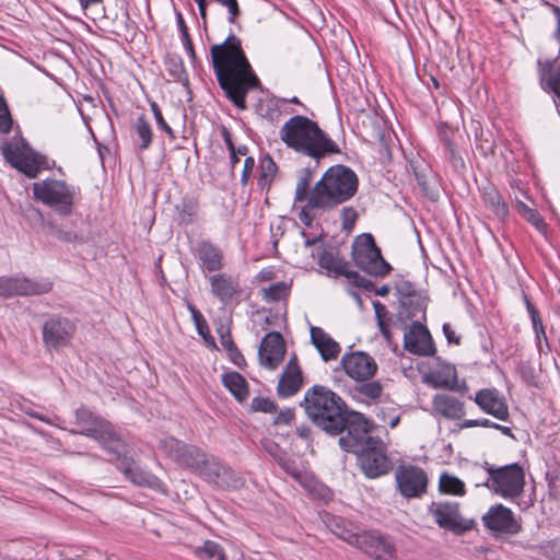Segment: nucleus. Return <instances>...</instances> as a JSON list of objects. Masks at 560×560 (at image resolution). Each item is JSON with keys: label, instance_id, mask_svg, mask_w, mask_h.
Instances as JSON below:
<instances>
[{"label": "nucleus", "instance_id": "f257e3e1", "mask_svg": "<svg viewBox=\"0 0 560 560\" xmlns=\"http://www.w3.org/2000/svg\"><path fill=\"white\" fill-rule=\"evenodd\" d=\"M311 182V171L303 168L294 191L293 205L300 207L298 217L306 226H311L320 213L351 199L359 185L357 174L343 165L329 167L313 187Z\"/></svg>", "mask_w": 560, "mask_h": 560}, {"label": "nucleus", "instance_id": "f03ea898", "mask_svg": "<svg viewBox=\"0 0 560 560\" xmlns=\"http://www.w3.org/2000/svg\"><path fill=\"white\" fill-rule=\"evenodd\" d=\"M210 52L221 89L236 107L244 109L246 94L259 81L242 49L241 40L231 34L222 44L211 46Z\"/></svg>", "mask_w": 560, "mask_h": 560}, {"label": "nucleus", "instance_id": "7ed1b4c3", "mask_svg": "<svg viewBox=\"0 0 560 560\" xmlns=\"http://www.w3.org/2000/svg\"><path fill=\"white\" fill-rule=\"evenodd\" d=\"M303 405L308 418L323 431L337 435L345 430L347 407L331 389L313 386L305 393Z\"/></svg>", "mask_w": 560, "mask_h": 560}, {"label": "nucleus", "instance_id": "20e7f679", "mask_svg": "<svg viewBox=\"0 0 560 560\" xmlns=\"http://www.w3.org/2000/svg\"><path fill=\"white\" fill-rule=\"evenodd\" d=\"M77 430H69L72 434H81L95 440L107 453L119 457L126 454L127 444L114 431L110 423L95 416L91 410L81 407L75 410Z\"/></svg>", "mask_w": 560, "mask_h": 560}, {"label": "nucleus", "instance_id": "39448f33", "mask_svg": "<svg viewBox=\"0 0 560 560\" xmlns=\"http://www.w3.org/2000/svg\"><path fill=\"white\" fill-rule=\"evenodd\" d=\"M487 478L476 486H485L505 500L518 499L525 487V471L518 464L495 466L486 463Z\"/></svg>", "mask_w": 560, "mask_h": 560}, {"label": "nucleus", "instance_id": "423d86ee", "mask_svg": "<svg viewBox=\"0 0 560 560\" xmlns=\"http://www.w3.org/2000/svg\"><path fill=\"white\" fill-rule=\"evenodd\" d=\"M0 151L13 168L28 178H35L43 170L55 166V161L34 151L28 142H2Z\"/></svg>", "mask_w": 560, "mask_h": 560}, {"label": "nucleus", "instance_id": "0eeeda50", "mask_svg": "<svg viewBox=\"0 0 560 560\" xmlns=\"http://www.w3.org/2000/svg\"><path fill=\"white\" fill-rule=\"evenodd\" d=\"M34 198L61 215L72 212L75 190L65 180L47 178L32 185Z\"/></svg>", "mask_w": 560, "mask_h": 560}, {"label": "nucleus", "instance_id": "6e6552de", "mask_svg": "<svg viewBox=\"0 0 560 560\" xmlns=\"http://www.w3.org/2000/svg\"><path fill=\"white\" fill-rule=\"evenodd\" d=\"M352 258L361 270L373 276L383 277L390 270L389 264L383 259L381 250L370 234H363L354 241Z\"/></svg>", "mask_w": 560, "mask_h": 560}, {"label": "nucleus", "instance_id": "1a4fd4ad", "mask_svg": "<svg viewBox=\"0 0 560 560\" xmlns=\"http://www.w3.org/2000/svg\"><path fill=\"white\" fill-rule=\"evenodd\" d=\"M343 540L357 546L375 560H396V547L387 536L376 533L352 534L349 532L337 533Z\"/></svg>", "mask_w": 560, "mask_h": 560}, {"label": "nucleus", "instance_id": "9d476101", "mask_svg": "<svg viewBox=\"0 0 560 560\" xmlns=\"http://www.w3.org/2000/svg\"><path fill=\"white\" fill-rule=\"evenodd\" d=\"M429 513L433 516L439 527L447 529L456 535L464 534L476 526L472 518H465L456 502L439 501L429 505Z\"/></svg>", "mask_w": 560, "mask_h": 560}, {"label": "nucleus", "instance_id": "9b49d317", "mask_svg": "<svg viewBox=\"0 0 560 560\" xmlns=\"http://www.w3.org/2000/svg\"><path fill=\"white\" fill-rule=\"evenodd\" d=\"M159 447L168 457L180 465L186 466L196 474L200 470L209 455L205 454L195 445L185 444L174 438H166L160 441Z\"/></svg>", "mask_w": 560, "mask_h": 560}, {"label": "nucleus", "instance_id": "f8f14e48", "mask_svg": "<svg viewBox=\"0 0 560 560\" xmlns=\"http://www.w3.org/2000/svg\"><path fill=\"white\" fill-rule=\"evenodd\" d=\"M358 460L362 471L369 478H377L387 474L392 468V462L386 455L382 441L370 442L358 454Z\"/></svg>", "mask_w": 560, "mask_h": 560}, {"label": "nucleus", "instance_id": "ddd939ff", "mask_svg": "<svg viewBox=\"0 0 560 560\" xmlns=\"http://www.w3.org/2000/svg\"><path fill=\"white\" fill-rule=\"evenodd\" d=\"M395 479L399 493L404 498H420L427 492L428 476L419 467L401 466L396 470Z\"/></svg>", "mask_w": 560, "mask_h": 560}, {"label": "nucleus", "instance_id": "4468645a", "mask_svg": "<svg viewBox=\"0 0 560 560\" xmlns=\"http://www.w3.org/2000/svg\"><path fill=\"white\" fill-rule=\"evenodd\" d=\"M481 520L483 526L493 534L515 535L522 529L512 510L501 503L490 506Z\"/></svg>", "mask_w": 560, "mask_h": 560}, {"label": "nucleus", "instance_id": "2eb2a0df", "mask_svg": "<svg viewBox=\"0 0 560 560\" xmlns=\"http://www.w3.org/2000/svg\"><path fill=\"white\" fill-rule=\"evenodd\" d=\"M281 140H329L317 122L296 115L291 117L281 128Z\"/></svg>", "mask_w": 560, "mask_h": 560}, {"label": "nucleus", "instance_id": "dca6fc26", "mask_svg": "<svg viewBox=\"0 0 560 560\" xmlns=\"http://www.w3.org/2000/svg\"><path fill=\"white\" fill-rule=\"evenodd\" d=\"M347 434L340 436L339 445L346 451L358 454L370 442H375L376 439L369 435L368 421L359 413L354 415V419L348 422L346 418Z\"/></svg>", "mask_w": 560, "mask_h": 560}, {"label": "nucleus", "instance_id": "f3484780", "mask_svg": "<svg viewBox=\"0 0 560 560\" xmlns=\"http://www.w3.org/2000/svg\"><path fill=\"white\" fill-rule=\"evenodd\" d=\"M341 365L350 378L361 382L372 378L377 371L375 360L362 351L343 354Z\"/></svg>", "mask_w": 560, "mask_h": 560}, {"label": "nucleus", "instance_id": "a211bd4d", "mask_svg": "<svg viewBox=\"0 0 560 560\" xmlns=\"http://www.w3.org/2000/svg\"><path fill=\"white\" fill-rule=\"evenodd\" d=\"M129 447L127 446L126 454L116 457L120 459L119 469L125 477L133 485L139 487H147L159 492H165L163 482L150 471L139 467L131 456H128Z\"/></svg>", "mask_w": 560, "mask_h": 560}, {"label": "nucleus", "instance_id": "6ab92c4d", "mask_svg": "<svg viewBox=\"0 0 560 560\" xmlns=\"http://www.w3.org/2000/svg\"><path fill=\"white\" fill-rule=\"evenodd\" d=\"M49 280L33 281L27 278H0V296L44 294L51 290Z\"/></svg>", "mask_w": 560, "mask_h": 560}, {"label": "nucleus", "instance_id": "aec40b11", "mask_svg": "<svg viewBox=\"0 0 560 560\" xmlns=\"http://www.w3.org/2000/svg\"><path fill=\"white\" fill-rule=\"evenodd\" d=\"M74 330V324L68 318H49L43 326V341L47 348L65 347L70 342Z\"/></svg>", "mask_w": 560, "mask_h": 560}, {"label": "nucleus", "instance_id": "412c9836", "mask_svg": "<svg viewBox=\"0 0 560 560\" xmlns=\"http://www.w3.org/2000/svg\"><path fill=\"white\" fill-rule=\"evenodd\" d=\"M285 353V345L279 332L267 334L260 342L258 357L260 364L269 370H275L282 362Z\"/></svg>", "mask_w": 560, "mask_h": 560}, {"label": "nucleus", "instance_id": "4be33fe9", "mask_svg": "<svg viewBox=\"0 0 560 560\" xmlns=\"http://www.w3.org/2000/svg\"><path fill=\"white\" fill-rule=\"evenodd\" d=\"M404 346L419 355H431L435 351L429 330L418 319L405 332Z\"/></svg>", "mask_w": 560, "mask_h": 560}, {"label": "nucleus", "instance_id": "5701e85b", "mask_svg": "<svg viewBox=\"0 0 560 560\" xmlns=\"http://www.w3.org/2000/svg\"><path fill=\"white\" fill-rule=\"evenodd\" d=\"M475 402L479 408L493 416L494 418L505 421L509 418V408L502 396L494 388L480 389L476 393Z\"/></svg>", "mask_w": 560, "mask_h": 560}, {"label": "nucleus", "instance_id": "b1692460", "mask_svg": "<svg viewBox=\"0 0 560 560\" xmlns=\"http://www.w3.org/2000/svg\"><path fill=\"white\" fill-rule=\"evenodd\" d=\"M210 291L223 305L232 303L241 294L238 280L228 273H215L209 277Z\"/></svg>", "mask_w": 560, "mask_h": 560}, {"label": "nucleus", "instance_id": "393cba45", "mask_svg": "<svg viewBox=\"0 0 560 560\" xmlns=\"http://www.w3.org/2000/svg\"><path fill=\"white\" fill-rule=\"evenodd\" d=\"M318 265L326 269L328 272H334L337 276H345L358 287H366V281L357 271L349 268V264L331 252L322 250L318 253Z\"/></svg>", "mask_w": 560, "mask_h": 560}, {"label": "nucleus", "instance_id": "a878e982", "mask_svg": "<svg viewBox=\"0 0 560 560\" xmlns=\"http://www.w3.org/2000/svg\"><path fill=\"white\" fill-rule=\"evenodd\" d=\"M200 261L201 269L209 272L219 271L224 266L222 249L210 241H200L192 250Z\"/></svg>", "mask_w": 560, "mask_h": 560}, {"label": "nucleus", "instance_id": "bb28decb", "mask_svg": "<svg viewBox=\"0 0 560 560\" xmlns=\"http://www.w3.org/2000/svg\"><path fill=\"white\" fill-rule=\"evenodd\" d=\"M432 410L451 420H459L465 416L464 402L448 394H436L432 399Z\"/></svg>", "mask_w": 560, "mask_h": 560}, {"label": "nucleus", "instance_id": "cd10ccee", "mask_svg": "<svg viewBox=\"0 0 560 560\" xmlns=\"http://www.w3.org/2000/svg\"><path fill=\"white\" fill-rule=\"evenodd\" d=\"M302 382V372L298 365L296 358H292L279 380L278 394L282 397H290L300 389Z\"/></svg>", "mask_w": 560, "mask_h": 560}, {"label": "nucleus", "instance_id": "c85d7f7f", "mask_svg": "<svg viewBox=\"0 0 560 560\" xmlns=\"http://www.w3.org/2000/svg\"><path fill=\"white\" fill-rule=\"evenodd\" d=\"M311 340L324 361L337 359L340 346L320 327L311 328Z\"/></svg>", "mask_w": 560, "mask_h": 560}, {"label": "nucleus", "instance_id": "c756f323", "mask_svg": "<svg viewBox=\"0 0 560 560\" xmlns=\"http://www.w3.org/2000/svg\"><path fill=\"white\" fill-rule=\"evenodd\" d=\"M296 151L302 152L315 160H319L327 154L339 152L340 149L336 142H287Z\"/></svg>", "mask_w": 560, "mask_h": 560}, {"label": "nucleus", "instance_id": "7c9ffc66", "mask_svg": "<svg viewBox=\"0 0 560 560\" xmlns=\"http://www.w3.org/2000/svg\"><path fill=\"white\" fill-rule=\"evenodd\" d=\"M482 198L486 207L499 219H504L508 213V206L502 200L500 192L492 186L483 188Z\"/></svg>", "mask_w": 560, "mask_h": 560}, {"label": "nucleus", "instance_id": "2f4dec72", "mask_svg": "<svg viewBox=\"0 0 560 560\" xmlns=\"http://www.w3.org/2000/svg\"><path fill=\"white\" fill-rule=\"evenodd\" d=\"M223 385L240 401L248 396V388L245 378L237 372L226 373L222 377Z\"/></svg>", "mask_w": 560, "mask_h": 560}, {"label": "nucleus", "instance_id": "473e14b6", "mask_svg": "<svg viewBox=\"0 0 560 560\" xmlns=\"http://www.w3.org/2000/svg\"><path fill=\"white\" fill-rule=\"evenodd\" d=\"M224 468L225 465L223 463H221L217 457L209 455L198 471V475L215 487Z\"/></svg>", "mask_w": 560, "mask_h": 560}, {"label": "nucleus", "instance_id": "72a5a7b5", "mask_svg": "<svg viewBox=\"0 0 560 560\" xmlns=\"http://www.w3.org/2000/svg\"><path fill=\"white\" fill-rule=\"evenodd\" d=\"M425 382L434 388H454L456 383V372L454 369L446 368L443 371L430 373Z\"/></svg>", "mask_w": 560, "mask_h": 560}, {"label": "nucleus", "instance_id": "f704fd0d", "mask_svg": "<svg viewBox=\"0 0 560 560\" xmlns=\"http://www.w3.org/2000/svg\"><path fill=\"white\" fill-rule=\"evenodd\" d=\"M439 489L442 493L463 497L466 493L465 483L457 477L443 472L440 476Z\"/></svg>", "mask_w": 560, "mask_h": 560}, {"label": "nucleus", "instance_id": "c9c22d12", "mask_svg": "<svg viewBox=\"0 0 560 560\" xmlns=\"http://www.w3.org/2000/svg\"><path fill=\"white\" fill-rule=\"evenodd\" d=\"M291 284L285 281L273 283L260 290L261 298L267 303L278 302L290 293Z\"/></svg>", "mask_w": 560, "mask_h": 560}, {"label": "nucleus", "instance_id": "e433bc0d", "mask_svg": "<svg viewBox=\"0 0 560 560\" xmlns=\"http://www.w3.org/2000/svg\"><path fill=\"white\" fill-rule=\"evenodd\" d=\"M516 209L518 213L527 221L529 222L535 229L541 233L546 232L547 225L541 218V215L535 210L532 209L529 206L524 203L523 201L516 202Z\"/></svg>", "mask_w": 560, "mask_h": 560}, {"label": "nucleus", "instance_id": "4c0bfd02", "mask_svg": "<svg viewBox=\"0 0 560 560\" xmlns=\"http://www.w3.org/2000/svg\"><path fill=\"white\" fill-rule=\"evenodd\" d=\"M175 209L179 223L187 225L192 223L197 214L198 205L194 199H183L178 205H176Z\"/></svg>", "mask_w": 560, "mask_h": 560}, {"label": "nucleus", "instance_id": "58836bf2", "mask_svg": "<svg viewBox=\"0 0 560 560\" xmlns=\"http://www.w3.org/2000/svg\"><path fill=\"white\" fill-rule=\"evenodd\" d=\"M278 464L288 475L292 476V478H294V480H296L300 485L304 487L307 485V474L303 469L298 467L293 460L285 456H279Z\"/></svg>", "mask_w": 560, "mask_h": 560}, {"label": "nucleus", "instance_id": "ea45409f", "mask_svg": "<svg viewBox=\"0 0 560 560\" xmlns=\"http://www.w3.org/2000/svg\"><path fill=\"white\" fill-rule=\"evenodd\" d=\"M196 553L207 559L225 560L223 548L212 540H206L202 546L196 549Z\"/></svg>", "mask_w": 560, "mask_h": 560}, {"label": "nucleus", "instance_id": "a19ab883", "mask_svg": "<svg viewBox=\"0 0 560 560\" xmlns=\"http://www.w3.org/2000/svg\"><path fill=\"white\" fill-rule=\"evenodd\" d=\"M244 485L242 477L236 474L233 469L225 466L221 474V478L218 481L217 486L221 489H238Z\"/></svg>", "mask_w": 560, "mask_h": 560}, {"label": "nucleus", "instance_id": "79ce46f5", "mask_svg": "<svg viewBox=\"0 0 560 560\" xmlns=\"http://www.w3.org/2000/svg\"><path fill=\"white\" fill-rule=\"evenodd\" d=\"M355 392L362 398L376 400L383 393V386L377 381L366 382L357 386Z\"/></svg>", "mask_w": 560, "mask_h": 560}, {"label": "nucleus", "instance_id": "37998d69", "mask_svg": "<svg viewBox=\"0 0 560 560\" xmlns=\"http://www.w3.org/2000/svg\"><path fill=\"white\" fill-rule=\"evenodd\" d=\"M45 228L47 229L50 235L55 236L61 242L72 243L75 242L78 238V235L73 231H66L54 221L46 222Z\"/></svg>", "mask_w": 560, "mask_h": 560}, {"label": "nucleus", "instance_id": "c03bdc74", "mask_svg": "<svg viewBox=\"0 0 560 560\" xmlns=\"http://www.w3.org/2000/svg\"><path fill=\"white\" fill-rule=\"evenodd\" d=\"M188 311L191 314L198 334L208 342L209 327L207 320L192 304H188Z\"/></svg>", "mask_w": 560, "mask_h": 560}, {"label": "nucleus", "instance_id": "a18cd8bd", "mask_svg": "<svg viewBox=\"0 0 560 560\" xmlns=\"http://www.w3.org/2000/svg\"><path fill=\"white\" fill-rule=\"evenodd\" d=\"M13 119L3 96L0 95V133H9L12 129Z\"/></svg>", "mask_w": 560, "mask_h": 560}, {"label": "nucleus", "instance_id": "49530a36", "mask_svg": "<svg viewBox=\"0 0 560 560\" xmlns=\"http://www.w3.org/2000/svg\"><path fill=\"white\" fill-rule=\"evenodd\" d=\"M542 80L547 86L560 97V67L551 68L544 73Z\"/></svg>", "mask_w": 560, "mask_h": 560}, {"label": "nucleus", "instance_id": "de8ad7c7", "mask_svg": "<svg viewBox=\"0 0 560 560\" xmlns=\"http://www.w3.org/2000/svg\"><path fill=\"white\" fill-rule=\"evenodd\" d=\"M540 551L551 560H560V538L541 544Z\"/></svg>", "mask_w": 560, "mask_h": 560}, {"label": "nucleus", "instance_id": "09e8293b", "mask_svg": "<svg viewBox=\"0 0 560 560\" xmlns=\"http://www.w3.org/2000/svg\"><path fill=\"white\" fill-rule=\"evenodd\" d=\"M526 304H527V310L532 317V322H533L534 329L536 331L538 341L540 342L541 337L546 340V334H545L542 323L540 320L538 312L536 311V308L529 301H527Z\"/></svg>", "mask_w": 560, "mask_h": 560}, {"label": "nucleus", "instance_id": "8fccbe9b", "mask_svg": "<svg viewBox=\"0 0 560 560\" xmlns=\"http://www.w3.org/2000/svg\"><path fill=\"white\" fill-rule=\"evenodd\" d=\"M135 129L141 140H151V127L144 116H139L135 122Z\"/></svg>", "mask_w": 560, "mask_h": 560}, {"label": "nucleus", "instance_id": "3c124183", "mask_svg": "<svg viewBox=\"0 0 560 560\" xmlns=\"http://www.w3.org/2000/svg\"><path fill=\"white\" fill-rule=\"evenodd\" d=\"M221 345L224 349L231 352L235 363H238L237 359L244 360L242 354L237 351L235 343L232 340L230 332L221 335Z\"/></svg>", "mask_w": 560, "mask_h": 560}, {"label": "nucleus", "instance_id": "603ef678", "mask_svg": "<svg viewBox=\"0 0 560 560\" xmlns=\"http://www.w3.org/2000/svg\"><path fill=\"white\" fill-rule=\"evenodd\" d=\"M255 167V160L253 156H247L244 161V166L241 176L242 185H246L252 176L253 170Z\"/></svg>", "mask_w": 560, "mask_h": 560}, {"label": "nucleus", "instance_id": "864d4df0", "mask_svg": "<svg viewBox=\"0 0 560 560\" xmlns=\"http://www.w3.org/2000/svg\"><path fill=\"white\" fill-rule=\"evenodd\" d=\"M342 225L345 229H350L357 220V212L353 208L347 207L341 211Z\"/></svg>", "mask_w": 560, "mask_h": 560}, {"label": "nucleus", "instance_id": "5fc2aeb1", "mask_svg": "<svg viewBox=\"0 0 560 560\" xmlns=\"http://www.w3.org/2000/svg\"><path fill=\"white\" fill-rule=\"evenodd\" d=\"M277 170V166L271 158L267 156L261 162V174L260 180H266L268 176H271Z\"/></svg>", "mask_w": 560, "mask_h": 560}, {"label": "nucleus", "instance_id": "6e6d98bb", "mask_svg": "<svg viewBox=\"0 0 560 560\" xmlns=\"http://www.w3.org/2000/svg\"><path fill=\"white\" fill-rule=\"evenodd\" d=\"M151 108H152V112L154 114V117H155V120L158 122V125L163 128L166 133L170 136V137H173V133H172V129L168 127V125L165 122L163 116H162V113L158 106L156 103H152L151 104Z\"/></svg>", "mask_w": 560, "mask_h": 560}, {"label": "nucleus", "instance_id": "4d7b16f0", "mask_svg": "<svg viewBox=\"0 0 560 560\" xmlns=\"http://www.w3.org/2000/svg\"><path fill=\"white\" fill-rule=\"evenodd\" d=\"M293 418H294L293 409L281 410L275 418V424H277V425L289 424V423H291Z\"/></svg>", "mask_w": 560, "mask_h": 560}, {"label": "nucleus", "instance_id": "13d9d810", "mask_svg": "<svg viewBox=\"0 0 560 560\" xmlns=\"http://www.w3.org/2000/svg\"><path fill=\"white\" fill-rule=\"evenodd\" d=\"M474 427H483V428H491L492 421L489 419H475V420H465L463 423L459 424L460 429H468Z\"/></svg>", "mask_w": 560, "mask_h": 560}, {"label": "nucleus", "instance_id": "bf43d9fd", "mask_svg": "<svg viewBox=\"0 0 560 560\" xmlns=\"http://www.w3.org/2000/svg\"><path fill=\"white\" fill-rule=\"evenodd\" d=\"M443 332L448 342L459 345L460 337L455 335V331L450 324L446 323L443 325Z\"/></svg>", "mask_w": 560, "mask_h": 560}, {"label": "nucleus", "instance_id": "052dcab7", "mask_svg": "<svg viewBox=\"0 0 560 560\" xmlns=\"http://www.w3.org/2000/svg\"><path fill=\"white\" fill-rule=\"evenodd\" d=\"M253 405L261 411H270L273 408V404L269 399H254Z\"/></svg>", "mask_w": 560, "mask_h": 560}, {"label": "nucleus", "instance_id": "680f3d73", "mask_svg": "<svg viewBox=\"0 0 560 560\" xmlns=\"http://www.w3.org/2000/svg\"><path fill=\"white\" fill-rule=\"evenodd\" d=\"M176 20H177V25H178L179 32L182 34V39L189 37L187 26L185 24V21H184L180 12H177Z\"/></svg>", "mask_w": 560, "mask_h": 560}, {"label": "nucleus", "instance_id": "e2e57ef3", "mask_svg": "<svg viewBox=\"0 0 560 560\" xmlns=\"http://www.w3.org/2000/svg\"><path fill=\"white\" fill-rule=\"evenodd\" d=\"M194 1L198 5L201 20L203 21V23H206V20H207V7H208V3L210 1L209 0H194Z\"/></svg>", "mask_w": 560, "mask_h": 560}, {"label": "nucleus", "instance_id": "0e129e2a", "mask_svg": "<svg viewBox=\"0 0 560 560\" xmlns=\"http://www.w3.org/2000/svg\"><path fill=\"white\" fill-rule=\"evenodd\" d=\"M96 150L102 161L105 160L106 154H109L112 152V148L102 142H96Z\"/></svg>", "mask_w": 560, "mask_h": 560}, {"label": "nucleus", "instance_id": "69168bd1", "mask_svg": "<svg viewBox=\"0 0 560 560\" xmlns=\"http://www.w3.org/2000/svg\"><path fill=\"white\" fill-rule=\"evenodd\" d=\"M228 148L230 150V156H231V164L234 167V165L240 161L238 154L236 153V148L234 145V142H226Z\"/></svg>", "mask_w": 560, "mask_h": 560}, {"label": "nucleus", "instance_id": "338daca9", "mask_svg": "<svg viewBox=\"0 0 560 560\" xmlns=\"http://www.w3.org/2000/svg\"><path fill=\"white\" fill-rule=\"evenodd\" d=\"M183 43H184V46L186 48V50L188 51L189 54V57L195 60L196 58V54H195V50H194V46H192V42L190 39V36L187 37V38H184L183 39Z\"/></svg>", "mask_w": 560, "mask_h": 560}, {"label": "nucleus", "instance_id": "774afa93", "mask_svg": "<svg viewBox=\"0 0 560 560\" xmlns=\"http://www.w3.org/2000/svg\"><path fill=\"white\" fill-rule=\"evenodd\" d=\"M373 305L375 308L376 317L378 318V322H380V320H382L383 313L386 312L385 306L382 303H380L378 301L374 302Z\"/></svg>", "mask_w": 560, "mask_h": 560}]
</instances>
